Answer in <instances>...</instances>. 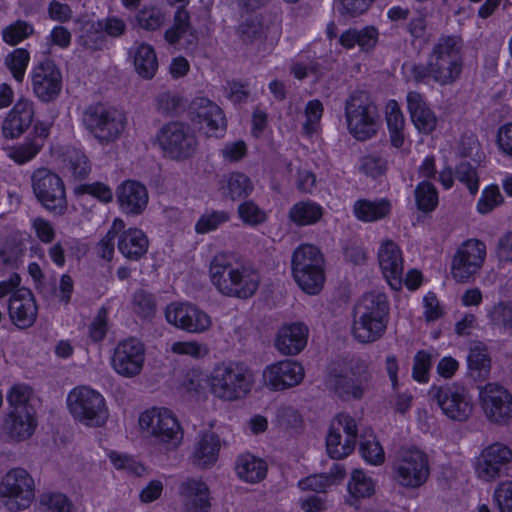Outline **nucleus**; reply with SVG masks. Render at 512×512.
I'll use <instances>...</instances> for the list:
<instances>
[{
  "label": "nucleus",
  "mask_w": 512,
  "mask_h": 512,
  "mask_svg": "<svg viewBox=\"0 0 512 512\" xmlns=\"http://www.w3.org/2000/svg\"><path fill=\"white\" fill-rule=\"evenodd\" d=\"M255 375L245 363L227 361L216 364L204 375L198 369L187 372L183 381L186 392L200 396L205 390L224 402L244 399L253 389Z\"/></svg>",
  "instance_id": "nucleus-1"
},
{
  "label": "nucleus",
  "mask_w": 512,
  "mask_h": 512,
  "mask_svg": "<svg viewBox=\"0 0 512 512\" xmlns=\"http://www.w3.org/2000/svg\"><path fill=\"white\" fill-rule=\"evenodd\" d=\"M463 41L458 36H443L434 45L427 64H405L403 71L414 81L446 86L455 83L463 69Z\"/></svg>",
  "instance_id": "nucleus-2"
},
{
  "label": "nucleus",
  "mask_w": 512,
  "mask_h": 512,
  "mask_svg": "<svg viewBox=\"0 0 512 512\" xmlns=\"http://www.w3.org/2000/svg\"><path fill=\"white\" fill-rule=\"evenodd\" d=\"M389 301L381 292L363 295L352 311L350 333L361 344H370L380 340L389 324Z\"/></svg>",
  "instance_id": "nucleus-3"
},
{
  "label": "nucleus",
  "mask_w": 512,
  "mask_h": 512,
  "mask_svg": "<svg viewBox=\"0 0 512 512\" xmlns=\"http://www.w3.org/2000/svg\"><path fill=\"white\" fill-rule=\"evenodd\" d=\"M139 431L153 438L166 452L177 450L184 441V429L177 415L163 406H153L139 414Z\"/></svg>",
  "instance_id": "nucleus-4"
},
{
  "label": "nucleus",
  "mask_w": 512,
  "mask_h": 512,
  "mask_svg": "<svg viewBox=\"0 0 512 512\" xmlns=\"http://www.w3.org/2000/svg\"><path fill=\"white\" fill-rule=\"evenodd\" d=\"M291 272L298 287L306 294H320L326 281L325 259L318 247L312 244L298 246L291 258Z\"/></svg>",
  "instance_id": "nucleus-5"
},
{
  "label": "nucleus",
  "mask_w": 512,
  "mask_h": 512,
  "mask_svg": "<svg viewBox=\"0 0 512 512\" xmlns=\"http://www.w3.org/2000/svg\"><path fill=\"white\" fill-rule=\"evenodd\" d=\"M66 406L72 418L86 427H102L109 418L105 397L90 386L79 385L71 389L66 397Z\"/></svg>",
  "instance_id": "nucleus-6"
},
{
  "label": "nucleus",
  "mask_w": 512,
  "mask_h": 512,
  "mask_svg": "<svg viewBox=\"0 0 512 512\" xmlns=\"http://www.w3.org/2000/svg\"><path fill=\"white\" fill-rule=\"evenodd\" d=\"M81 121L99 143L106 145L117 141L127 126V117L123 111L102 103L85 108Z\"/></svg>",
  "instance_id": "nucleus-7"
},
{
  "label": "nucleus",
  "mask_w": 512,
  "mask_h": 512,
  "mask_svg": "<svg viewBox=\"0 0 512 512\" xmlns=\"http://www.w3.org/2000/svg\"><path fill=\"white\" fill-rule=\"evenodd\" d=\"M0 499L10 512L28 509L35 499V482L23 468L10 469L0 482Z\"/></svg>",
  "instance_id": "nucleus-8"
},
{
  "label": "nucleus",
  "mask_w": 512,
  "mask_h": 512,
  "mask_svg": "<svg viewBox=\"0 0 512 512\" xmlns=\"http://www.w3.org/2000/svg\"><path fill=\"white\" fill-rule=\"evenodd\" d=\"M345 116L351 135L365 141L376 135L379 128L378 113L375 105L366 94L356 93L346 103Z\"/></svg>",
  "instance_id": "nucleus-9"
},
{
  "label": "nucleus",
  "mask_w": 512,
  "mask_h": 512,
  "mask_svg": "<svg viewBox=\"0 0 512 512\" xmlns=\"http://www.w3.org/2000/svg\"><path fill=\"white\" fill-rule=\"evenodd\" d=\"M156 142L163 155L182 161L191 158L198 149V141L188 126L181 122H169L156 135Z\"/></svg>",
  "instance_id": "nucleus-10"
},
{
  "label": "nucleus",
  "mask_w": 512,
  "mask_h": 512,
  "mask_svg": "<svg viewBox=\"0 0 512 512\" xmlns=\"http://www.w3.org/2000/svg\"><path fill=\"white\" fill-rule=\"evenodd\" d=\"M429 392L437 402L442 415L447 419L463 423L468 421L474 412V401L470 392L455 384L431 386Z\"/></svg>",
  "instance_id": "nucleus-11"
},
{
  "label": "nucleus",
  "mask_w": 512,
  "mask_h": 512,
  "mask_svg": "<svg viewBox=\"0 0 512 512\" xmlns=\"http://www.w3.org/2000/svg\"><path fill=\"white\" fill-rule=\"evenodd\" d=\"M357 436L356 420L347 413L337 414L330 421L325 437L327 455L335 460L347 458L356 447Z\"/></svg>",
  "instance_id": "nucleus-12"
},
{
  "label": "nucleus",
  "mask_w": 512,
  "mask_h": 512,
  "mask_svg": "<svg viewBox=\"0 0 512 512\" xmlns=\"http://www.w3.org/2000/svg\"><path fill=\"white\" fill-rule=\"evenodd\" d=\"M396 482L407 488L422 486L429 477L426 453L414 446L403 448L393 465Z\"/></svg>",
  "instance_id": "nucleus-13"
},
{
  "label": "nucleus",
  "mask_w": 512,
  "mask_h": 512,
  "mask_svg": "<svg viewBox=\"0 0 512 512\" xmlns=\"http://www.w3.org/2000/svg\"><path fill=\"white\" fill-rule=\"evenodd\" d=\"M36 198L50 212L61 215L67 208L65 186L62 179L45 168L35 170L31 177Z\"/></svg>",
  "instance_id": "nucleus-14"
},
{
  "label": "nucleus",
  "mask_w": 512,
  "mask_h": 512,
  "mask_svg": "<svg viewBox=\"0 0 512 512\" xmlns=\"http://www.w3.org/2000/svg\"><path fill=\"white\" fill-rule=\"evenodd\" d=\"M146 361V348L137 338L124 339L115 346L111 356L113 371L123 378L139 376Z\"/></svg>",
  "instance_id": "nucleus-15"
},
{
  "label": "nucleus",
  "mask_w": 512,
  "mask_h": 512,
  "mask_svg": "<svg viewBox=\"0 0 512 512\" xmlns=\"http://www.w3.org/2000/svg\"><path fill=\"white\" fill-rule=\"evenodd\" d=\"M486 245L478 239H467L457 248L451 262V274L457 282H468L482 268Z\"/></svg>",
  "instance_id": "nucleus-16"
},
{
  "label": "nucleus",
  "mask_w": 512,
  "mask_h": 512,
  "mask_svg": "<svg viewBox=\"0 0 512 512\" xmlns=\"http://www.w3.org/2000/svg\"><path fill=\"white\" fill-rule=\"evenodd\" d=\"M165 320L171 326L188 333H203L211 325V317L188 301H173L164 310Z\"/></svg>",
  "instance_id": "nucleus-17"
},
{
  "label": "nucleus",
  "mask_w": 512,
  "mask_h": 512,
  "mask_svg": "<svg viewBox=\"0 0 512 512\" xmlns=\"http://www.w3.org/2000/svg\"><path fill=\"white\" fill-rule=\"evenodd\" d=\"M478 402L489 421L507 423L512 419V395L504 386L497 383L479 386Z\"/></svg>",
  "instance_id": "nucleus-18"
},
{
  "label": "nucleus",
  "mask_w": 512,
  "mask_h": 512,
  "mask_svg": "<svg viewBox=\"0 0 512 512\" xmlns=\"http://www.w3.org/2000/svg\"><path fill=\"white\" fill-rule=\"evenodd\" d=\"M305 377L303 365L292 359L271 363L262 371V384L270 391H285L302 383Z\"/></svg>",
  "instance_id": "nucleus-19"
},
{
  "label": "nucleus",
  "mask_w": 512,
  "mask_h": 512,
  "mask_svg": "<svg viewBox=\"0 0 512 512\" xmlns=\"http://www.w3.org/2000/svg\"><path fill=\"white\" fill-rule=\"evenodd\" d=\"M190 119L193 125L207 137H222L227 129L222 109L207 98H196L191 103Z\"/></svg>",
  "instance_id": "nucleus-20"
},
{
  "label": "nucleus",
  "mask_w": 512,
  "mask_h": 512,
  "mask_svg": "<svg viewBox=\"0 0 512 512\" xmlns=\"http://www.w3.org/2000/svg\"><path fill=\"white\" fill-rule=\"evenodd\" d=\"M512 460V450L505 444L488 445L474 459V470L477 477L491 482L499 478L504 468Z\"/></svg>",
  "instance_id": "nucleus-21"
},
{
  "label": "nucleus",
  "mask_w": 512,
  "mask_h": 512,
  "mask_svg": "<svg viewBox=\"0 0 512 512\" xmlns=\"http://www.w3.org/2000/svg\"><path fill=\"white\" fill-rule=\"evenodd\" d=\"M240 37L245 43L273 46L281 37L279 19L272 16H250L240 24Z\"/></svg>",
  "instance_id": "nucleus-22"
},
{
  "label": "nucleus",
  "mask_w": 512,
  "mask_h": 512,
  "mask_svg": "<svg viewBox=\"0 0 512 512\" xmlns=\"http://www.w3.org/2000/svg\"><path fill=\"white\" fill-rule=\"evenodd\" d=\"M32 89L42 102L55 100L62 90V74L51 60L35 65L30 72Z\"/></svg>",
  "instance_id": "nucleus-23"
},
{
  "label": "nucleus",
  "mask_w": 512,
  "mask_h": 512,
  "mask_svg": "<svg viewBox=\"0 0 512 512\" xmlns=\"http://www.w3.org/2000/svg\"><path fill=\"white\" fill-rule=\"evenodd\" d=\"M380 272L393 290H400L403 285L404 258L401 248L390 239L380 242L377 250Z\"/></svg>",
  "instance_id": "nucleus-24"
},
{
  "label": "nucleus",
  "mask_w": 512,
  "mask_h": 512,
  "mask_svg": "<svg viewBox=\"0 0 512 512\" xmlns=\"http://www.w3.org/2000/svg\"><path fill=\"white\" fill-rule=\"evenodd\" d=\"M309 328L301 321L283 323L274 339L276 350L285 356H296L307 346Z\"/></svg>",
  "instance_id": "nucleus-25"
},
{
  "label": "nucleus",
  "mask_w": 512,
  "mask_h": 512,
  "mask_svg": "<svg viewBox=\"0 0 512 512\" xmlns=\"http://www.w3.org/2000/svg\"><path fill=\"white\" fill-rule=\"evenodd\" d=\"M183 512H209L212 496L202 477H188L179 487Z\"/></svg>",
  "instance_id": "nucleus-26"
},
{
  "label": "nucleus",
  "mask_w": 512,
  "mask_h": 512,
  "mask_svg": "<svg viewBox=\"0 0 512 512\" xmlns=\"http://www.w3.org/2000/svg\"><path fill=\"white\" fill-rule=\"evenodd\" d=\"M116 199L122 213L141 215L147 208L149 194L146 186L136 180H125L116 188Z\"/></svg>",
  "instance_id": "nucleus-27"
},
{
  "label": "nucleus",
  "mask_w": 512,
  "mask_h": 512,
  "mask_svg": "<svg viewBox=\"0 0 512 512\" xmlns=\"http://www.w3.org/2000/svg\"><path fill=\"white\" fill-rule=\"evenodd\" d=\"M8 311L16 327L20 329L31 327L38 314V306L32 292L26 288H19L13 292L10 296Z\"/></svg>",
  "instance_id": "nucleus-28"
},
{
  "label": "nucleus",
  "mask_w": 512,
  "mask_h": 512,
  "mask_svg": "<svg viewBox=\"0 0 512 512\" xmlns=\"http://www.w3.org/2000/svg\"><path fill=\"white\" fill-rule=\"evenodd\" d=\"M406 103L410 120L418 134H432L438 126V117L424 96L416 91H410L407 93Z\"/></svg>",
  "instance_id": "nucleus-29"
},
{
  "label": "nucleus",
  "mask_w": 512,
  "mask_h": 512,
  "mask_svg": "<svg viewBox=\"0 0 512 512\" xmlns=\"http://www.w3.org/2000/svg\"><path fill=\"white\" fill-rule=\"evenodd\" d=\"M221 449L219 435L212 429L200 431L193 445L190 460L202 470L212 468L218 461Z\"/></svg>",
  "instance_id": "nucleus-30"
},
{
  "label": "nucleus",
  "mask_w": 512,
  "mask_h": 512,
  "mask_svg": "<svg viewBox=\"0 0 512 512\" xmlns=\"http://www.w3.org/2000/svg\"><path fill=\"white\" fill-rule=\"evenodd\" d=\"M34 114V105L31 100L18 99L3 119V136L7 139L19 138L32 124Z\"/></svg>",
  "instance_id": "nucleus-31"
},
{
  "label": "nucleus",
  "mask_w": 512,
  "mask_h": 512,
  "mask_svg": "<svg viewBox=\"0 0 512 512\" xmlns=\"http://www.w3.org/2000/svg\"><path fill=\"white\" fill-rule=\"evenodd\" d=\"M37 428V419L32 408L13 410L6 418L3 432L10 442L30 439Z\"/></svg>",
  "instance_id": "nucleus-32"
},
{
  "label": "nucleus",
  "mask_w": 512,
  "mask_h": 512,
  "mask_svg": "<svg viewBox=\"0 0 512 512\" xmlns=\"http://www.w3.org/2000/svg\"><path fill=\"white\" fill-rule=\"evenodd\" d=\"M171 5L179 4L175 13L174 24L165 32V39L172 45L178 44L181 48L187 49L197 40L195 30L189 23V14L184 9L190 0H168Z\"/></svg>",
  "instance_id": "nucleus-33"
},
{
  "label": "nucleus",
  "mask_w": 512,
  "mask_h": 512,
  "mask_svg": "<svg viewBox=\"0 0 512 512\" xmlns=\"http://www.w3.org/2000/svg\"><path fill=\"white\" fill-rule=\"evenodd\" d=\"M232 278L228 284L223 285V289L225 296L238 299H249L254 296L261 280L257 270L245 265H237Z\"/></svg>",
  "instance_id": "nucleus-34"
},
{
  "label": "nucleus",
  "mask_w": 512,
  "mask_h": 512,
  "mask_svg": "<svg viewBox=\"0 0 512 512\" xmlns=\"http://www.w3.org/2000/svg\"><path fill=\"white\" fill-rule=\"evenodd\" d=\"M117 247L124 258L130 261H138L148 252L149 239L140 228L124 227L117 234Z\"/></svg>",
  "instance_id": "nucleus-35"
},
{
  "label": "nucleus",
  "mask_w": 512,
  "mask_h": 512,
  "mask_svg": "<svg viewBox=\"0 0 512 512\" xmlns=\"http://www.w3.org/2000/svg\"><path fill=\"white\" fill-rule=\"evenodd\" d=\"M377 482L364 469H354L347 483L346 504L357 507L359 502L371 498L376 492Z\"/></svg>",
  "instance_id": "nucleus-36"
},
{
  "label": "nucleus",
  "mask_w": 512,
  "mask_h": 512,
  "mask_svg": "<svg viewBox=\"0 0 512 512\" xmlns=\"http://www.w3.org/2000/svg\"><path fill=\"white\" fill-rule=\"evenodd\" d=\"M129 57L140 78L150 80L156 75L159 63L153 46L143 42L135 43L129 50Z\"/></svg>",
  "instance_id": "nucleus-37"
},
{
  "label": "nucleus",
  "mask_w": 512,
  "mask_h": 512,
  "mask_svg": "<svg viewBox=\"0 0 512 512\" xmlns=\"http://www.w3.org/2000/svg\"><path fill=\"white\" fill-rule=\"evenodd\" d=\"M125 27L124 21L118 17L99 20L91 25V31L86 36H82L83 43L91 49H98L103 43V34L118 37L124 33Z\"/></svg>",
  "instance_id": "nucleus-38"
},
{
  "label": "nucleus",
  "mask_w": 512,
  "mask_h": 512,
  "mask_svg": "<svg viewBox=\"0 0 512 512\" xmlns=\"http://www.w3.org/2000/svg\"><path fill=\"white\" fill-rule=\"evenodd\" d=\"M379 40V31L374 26H365L361 29H348L339 37L340 45L345 49L359 47L361 51L373 50Z\"/></svg>",
  "instance_id": "nucleus-39"
},
{
  "label": "nucleus",
  "mask_w": 512,
  "mask_h": 512,
  "mask_svg": "<svg viewBox=\"0 0 512 512\" xmlns=\"http://www.w3.org/2000/svg\"><path fill=\"white\" fill-rule=\"evenodd\" d=\"M237 265H232L230 258L225 253L216 254L210 261L208 275L212 286L216 291L225 296L223 285L231 281L233 273H236Z\"/></svg>",
  "instance_id": "nucleus-40"
},
{
  "label": "nucleus",
  "mask_w": 512,
  "mask_h": 512,
  "mask_svg": "<svg viewBox=\"0 0 512 512\" xmlns=\"http://www.w3.org/2000/svg\"><path fill=\"white\" fill-rule=\"evenodd\" d=\"M235 471L241 480L248 483H257L266 477L267 465L261 458L246 453L238 457Z\"/></svg>",
  "instance_id": "nucleus-41"
},
{
  "label": "nucleus",
  "mask_w": 512,
  "mask_h": 512,
  "mask_svg": "<svg viewBox=\"0 0 512 512\" xmlns=\"http://www.w3.org/2000/svg\"><path fill=\"white\" fill-rule=\"evenodd\" d=\"M345 477V468L341 464H334L328 474H315L301 479L298 486L301 490L325 492L333 485L340 483Z\"/></svg>",
  "instance_id": "nucleus-42"
},
{
  "label": "nucleus",
  "mask_w": 512,
  "mask_h": 512,
  "mask_svg": "<svg viewBox=\"0 0 512 512\" xmlns=\"http://www.w3.org/2000/svg\"><path fill=\"white\" fill-rule=\"evenodd\" d=\"M391 203L387 199H360L354 203L353 213L362 222H375L390 214Z\"/></svg>",
  "instance_id": "nucleus-43"
},
{
  "label": "nucleus",
  "mask_w": 512,
  "mask_h": 512,
  "mask_svg": "<svg viewBox=\"0 0 512 512\" xmlns=\"http://www.w3.org/2000/svg\"><path fill=\"white\" fill-rule=\"evenodd\" d=\"M489 324L499 333L512 335V302L498 301L485 307Z\"/></svg>",
  "instance_id": "nucleus-44"
},
{
  "label": "nucleus",
  "mask_w": 512,
  "mask_h": 512,
  "mask_svg": "<svg viewBox=\"0 0 512 512\" xmlns=\"http://www.w3.org/2000/svg\"><path fill=\"white\" fill-rule=\"evenodd\" d=\"M252 190L251 180L243 173L236 172L225 175L220 181L221 193L232 200L246 197Z\"/></svg>",
  "instance_id": "nucleus-45"
},
{
  "label": "nucleus",
  "mask_w": 512,
  "mask_h": 512,
  "mask_svg": "<svg viewBox=\"0 0 512 512\" xmlns=\"http://www.w3.org/2000/svg\"><path fill=\"white\" fill-rule=\"evenodd\" d=\"M323 216V208L313 201H301L294 204L289 211L290 220L298 226L312 225Z\"/></svg>",
  "instance_id": "nucleus-46"
},
{
  "label": "nucleus",
  "mask_w": 512,
  "mask_h": 512,
  "mask_svg": "<svg viewBox=\"0 0 512 512\" xmlns=\"http://www.w3.org/2000/svg\"><path fill=\"white\" fill-rule=\"evenodd\" d=\"M62 170L75 180H81L88 176L91 166L81 150L69 149L64 155Z\"/></svg>",
  "instance_id": "nucleus-47"
},
{
  "label": "nucleus",
  "mask_w": 512,
  "mask_h": 512,
  "mask_svg": "<svg viewBox=\"0 0 512 512\" xmlns=\"http://www.w3.org/2000/svg\"><path fill=\"white\" fill-rule=\"evenodd\" d=\"M36 512H73V504L68 496L59 491H46L40 494L35 506Z\"/></svg>",
  "instance_id": "nucleus-48"
},
{
  "label": "nucleus",
  "mask_w": 512,
  "mask_h": 512,
  "mask_svg": "<svg viewBox=\"0 0 512 512\" xmlns=\"http://www.w3.org/2000/svg\"><path fill=\"white\" fill-rule=\"evenodd\" d=\"M434 352L432 350H419L413 357L412 378L419 384H426L430 380V370Z\"/></svg>",
  "instance_id": "nucleus-49"
},
{
  "label": "nucleus",
  "mask_w": 512,
  "mask_h": 512,
  "mask_svg": "<svg viewBox=\"0 0 512 512\" xmlns=\"http://www.w3.org/2000/svg\"><path fill=\"white\" fill-rule=\"evenodd\" d=\"M504 203V197L496 184H490L483 188L476 203V211L481 215H487Z\"/></svg>",
  "instance_id": "nucleus-50"
},
{
  "label": "nucleus",
  "mask_w": 512,
  "mask_h": 512,
  "mask_svg": "<svg viewBox=\"0 0 512 512\" xmlns=\"http://www.w3.org/2000/svg\"><path fill=\"white\" fill-rule=\"evenodd\" d=\"M30 62V53L24 48H16L8 53L4 59L5 66L11 72L13 78L22 82L26 69Z\"/></svg>",
  "instance_id": "nucleus-51"
},
{
  "label": "nucleus",
  "mask_w": 512,
  "mask_h": 512,
  "mask_svg": "<svg viewBox=\"0 0 512 512\" xmlns=\"http://www.w3.org/2000/svg\"><path fill=\"white\" fill-rule=\"evenodd\" d=\"M42 147V141L26 139L23 143L12 146L8 150V157L17 164H25L35 158Z\"/></svg>",
  "instance_id": "nucleus-52"
},
{
  "label": "nucleus",
  "mask_w": 512,
  "mask_h": 512,
  "mask_svg": "<svg viewBox=\"0 0 512 512\" xmlns=\"http://www.w3.org/2000/svg\"><path fill=\"white\" fill-rule=\"evenodd\" d=\"M167 352L177 356L201 359L208 355L209 350L205 344L199 343L195 340H178L169 345Z\"/></svg>",
  "instance_id": "nucleus-53"
},
{
  "label": "nucleus",
  "mask_w": 512,
  "mask_h": 512,
  "mask_svg": "<svg viewBox=\"0 0 512 512\" xmlns=\"http://www.w3.org/2000/svg\"><path fill=\"white\" fill-rule=\"evenodd\" d=\"M107 457L117 470H124L137 476H141L146 472V467L142 463L126 453L110 450L107 452Z\"/></svg>",
  "instance_id": "nucleus-54"
},
{
  "label": "nucleus",
  "mask_w": 512,
  "mask_h": 512,
  "mask_svg": "<svg viewBox=\"0 0 512 512\" xmlns=\"http://www.w3.org/2000/svg\"><path fill=\"white\" fill-rule=\"evenodd\" d=\"M124 228V221L121 218H115L110 229L105 236L98 242L96 253L104 260L110 261L114 255L115 238L120 230Z\"/></svg>",
  "instance_id": "nucleus-55"
},
{
  "label": "nucleus",
  "mask_w": 512,
  "mask_h": 512,
  "mask_svg": "<svg viewBox=\"0 0 512 512\" xmlns=\"http://www.w3.org/2000/svg\"><path fill=\"white\" fill-rule=\"evenodd\" d=\"M360 454L364 461L372 466H380L385 461V452L375 436H368L360 443Z\"/></svg>",
  "instance_id": "nucleus-56"
},
{
  "label": "nucleus",
  "mask_w": 512,
  "mask_h": 512,
  "mask_svg": "<svg viewBox=\"0 0 512 512\" xmlns=\"http://www.w3.org/2000/svg\"><path fill=\"white\" fill-rule=\"evenodd\" d=\"M323 106L318 100H312L307 103L305 108V122L303 123V133L308 138L317 136L320 131V121L322 118Z\"/></svg>",
  "instance_id": "nucleus-57"
},
{
  "label": "nucleus",
  "mask_w": 512,
  "mask_h": 512,
  "mask_svg": "<svg viewBox=\"0 0 512 512\" xmlns=\"http://www.w3.org/2000/svg\"><path fill=\"white\" fill-rule=\"evenodd\" d=\"M415 200L419 210L433 211L438 204V193L434 185L427 181L419 183L415 189Z\"/></svg>",
  "instance_id": "nucleus-58"
},
{
  "label": "nucleus",
  "mask_w": 512,
  "mask_h": 512,
  "mask_svg": "<svg viewBox=\"0 0 512 512\" xmlns=\"http://www.w3.org/2000/svg\"><path fill=\"white\" fill-rule=\"evenodd\" d=\"M230 216L225 211H209L201 215L195 224L197 234H206L215 231L222 224L226 223Z\"/></svg>",
  "instance_id": "nucleus-59"
},
{
  "label": "nucleus",
  "mask_w": 512,
  "mask_h": 512,
  "mask_svg": "<svg viewBox=\"0 0 512 512\" xmlns=\"http://www.w3.org/2000/svg\"><path fill=\"white\" fill-rule=\"evenodd\" d=\"M33 32L34 28L30 23L18 20L7 26L3 30L2 36L7 44L16 45L32 35Z\"/></svg>",
  "instance_id": "nucleus-60"
},
{
  "label": "nucleus",
  "mask_w": 512,
  "mask_h": 512,
  "mask_svg": "<svg viewBox=\"0 0 512 512\" xmlns=\"http://www.w3.org/2000/svg\"><path fill=\"white\" fill-rule=\"evenodd\" d=\"M165 14L157 7H145L137 14L138 25L146 30H156L165 21Z\"/></svg>",
  "instance_id": "nucleus-61"
},
{
  "label": "nucleus",
  "mask_w": 512,
  "mask_h": 512,
  "mask_svg": "<svg viewBox=\"0 0 512 512\" xmlns=\"http://www.w3.org/2000/svg\"><path fill=\"white\" fill-rule=\"evenodd\" d=\"M33 391L30 386L26 384H15L7 393V401L14 408V410H21L30 408L28 403L32 398Z\"/></svg>",
  "instance_id": "nucleus-62"
},
{
  "label": "nucleus",
  "mask_w": 512,
  "mask_h": 512,
  "mask_svg": "<svg viewBox=\"0 0 512 512\" xmlns=\"http://www.w3.org/2000/svg\"><path fill=\"white\" fill-rule=\"evenodd\" d=\"M387 168V162L377 154L363 156L358 163V169L372 178L383 175Z\"/></svg>",
  "instance_id": "nucleus-63"
},
{
  "label": "nucleus",
  "mask_w": 512,
  "mask_h": 512,
  "mask_svg": "<svg viewBox=\"0 0 512 512\" xmlns=\"http://www.w3.org/2000/svg\"><path fill=\"white\" fill-rule=\"evenodd\" d=\"M493 500L499 512H512V481H504L497 485Z\"/></svg>",
  "instance_id": "nucleus-64"
}]
</instances>
